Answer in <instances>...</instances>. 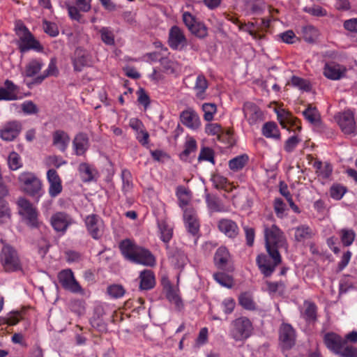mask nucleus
<instances>
[{
	"label": "nucleus",
	"instance_id": "nucleus-51",
	"mask_svg": "<svg viewBox=\"0 0 357 357\" xmlns=\"http://www.w3.org/2000/svg\"><path fill=\"white\" fill-rule=\"evenodd\" d=\"M204 112V119L206 121H211L214 119V114L217 112V106L214 103H204L202 107Z\"/></svg>",
	"mask_w": 357,
	"mask_h": 357
},
{
	"label": "nucleus",
	"instance_id": "nucleus-63",
	"mask_svg": "<svg viewBox=\"0 0 357 357\" xmlns=\"http://www.w3.org/2000/svg\"><path fill=\"white\" fill-rule=\"evenodd\" d=\"M43 29L45 32L52 37H56L59 35V29L57 25L47 20L43 22Z\"/></svg>",
	"mask_w": 357,
	"mask_h": 357
},
{
	"label": "nucleus",
	"instance_id": "nucleus-28",
	"mask_svg": "<svg viewBox=\"0 0 357 357\" xmlns=\"http://www.w3.org/2000/svg\"><path fill=\"white\" fill-rule=\"evenodd\" d=\"M59 73V71L56 66V61L55 59H52L48 64L47 68L40 75L36 76L32 83L34 84H40L47 77L51 76L57 77Z\"/></svg>",
	"mask_w": 357,
	"mask_h": 357
},
{
	"label": "nucleus",
	"instance_id": "nucleus-7",
	"mask_svg": "<svg viewBox=\"0 0 357 357\" xmlns=\"http://www.w3.org/2000/svg\"><path fill=\"white\" fill-rule=\"evenodd\" d=\"M16 33L20 38L19 48L22 52H27L29 50H42L43 47L40 43L34 38L29 30L24 24L17 25Z\"/></svg>",
	"mask_w": 357,
	"mask_h": 357
},
{
	"label": "nucleus",
	"instance_id": "nucleus-45",
	"mask_svg": "<svg viewBox=\"0 0 357 357\" xmlns=\"http://www.w3.org/2000/svg\"><path fill=\"white\" fill-rule=\"evenodd\" d=\"M73 64L74 70L78 72H80L87 65V58L82 50H76Z\"/></svg>",
	"mask_w": 357,
	"mask_h": 357
},
{
	"label": "nucleus",
	"instance_id": "nucleus-8",
	"mask_svg": "<svg viewBox=\"0 0 357 357\" xmlns=\"http://www.w3.org/2000/svg\"><path fill=\"white\" fill-rule=\"evenodd\" d=\"M167 43L169 47L173 50L182 51L188 46V39L183 30L176 25L170 28Z\"/></svg>",
	"mask_w": 357,
	"mask_h": 357
},
{
	"label": "nucleus",
	"instance_id": "nucleus-19",
	"mask_svg": "<svg viewBox=\"0 0 357 357\" xmlns=\"http://www.w3.org/2000/svg\"><path fill=\"white\" fill-rule=\"evenodd\" d=\"M73 223L71 217L64 212H57L51 218V225L55 231L64 234Z\"/></svg>",
	"mask_w": 357,
	"mask_h": 357
},
{
	"label": "nucleus",
	"instance_id": "nucleus-22",
	"mask_svg": "<svg viewBox=\"0 0 357 357\" xmlns=\"http://www.w3.org/2000/svg\"><path fill=\"white\" fill-rule=\"evenodd\" d=\"M280 340L283 348L291 349L295 344V331L288 324H283L280 329Z\"/></svg>",
	"mask_w": 357,
	"mask_h": 357
},
{
	"label": "nucleus",
	"instance_id": "nucleus-2",
	"mask_svg": "<svg viewBox=\"0 0 357 357\" xmlns=\"http://www.w3.org/2000/svg\"><path fill=\"white\" fill-rule=\"evenodd\" d=\"M264 238L266 251L271 258L280 261L279 250L287 248V240L283 231L275 225L265 226Z\"/></svg>",
	"mask_w": 357,
	"mask_h": 357
},
{
	"label": "nucleus",
	"instance_id": "nucleus-32",
	"mask_svg": "<svg viewBox=\"0 0 357 357\" xmlns=\"http://www.w3.org/2000/svg\"><path fill=\"white\" fill-rule=\"evenodd\" d=\"M245 117L250 125L255 124L261 117V111L254 104L246 105L243 109Z\"/></svg>",
	"mask_w": 357,
	"mask_h": 357
},
{
	"label": "nucleus",
	"instance_id": "nucleus-38",
	"mask_svg": "<svg viewBox=\"0 0 357 357\" xmlns=\"http://www.w3.org/2000/svg\"><path fill=\"white\" fill-rule=\"evenodd\" d=\"M249 158L246 154L238 155L229 161V167L234 172L242 169L248 163Z\"/></svg>",
	"mask_w": 357,
	"mask_h": 357
},
{
	"label": "nucleus",
	"instance_id": "nucleus-10",
	"mask_svg": "<svg viewBox=\"0 0 357 357\" xmlns=\"http://www.w3.org/2000/svg\"><path fill=\"white\" fill-rule=\"evenodd\" d=\"M92 0H75V5L66 3L70 18L78 22H81L82 15L80 12L88 13L91 9Z\"/></svg>",
	"mask_w": 357,
	"mask_h": 357
},
{
	"label": "nucleus",
	"instance_id": "nucleus-9",
	"mask_svg": "<svg viewBox=\"0 0 357 357\" xmlns=\"http://www.w3.org/2000/svg\"><path fill=\"white\" fill-rule=\"evenodd\" d=\"M58 280L63 289L70 292L78 294L82 293L83 289L78 282L75 280L73 271L68 268L62 270L58 274Z\"/></svg>",
	"mask_w": 357,
	"mask_h": 357
},
{
	"label": "nucleus",
	"instance_id": "nucleus-57",
	"mask_svg": "<svg viewBox=\"0 0 357 357\" xmlns=\"http://www.w3.org/2000/svg\"><path fill=\"white\" fill-rule=\"evenodd\" d=\"M303 115L310 123H315L319 119V113L316 107L309 105L303 112Z\"/></svg>",
	"mask_w": 357,
	"mask_h": 357
},
{
	"label": "nucleus",
	"instance_id": "nucleus-16",
	"mask_svg": "<svg viewBox=\"0 0 357 357\" xmlns=\"http://www.w3.org/2000/svg\"><path fill=\"white\" fill-rule=\"evenodd\" d=\"M180 119L183 125L192 130H198L202 125L199 114L192 108L183 110L180 114Z\"/></svg>",
	"mask_w": 357,
	"mask_h": 357
},
{
	"label": "nucleus",
	"instance_id": "nucleus-48",
	"mask_svg": "<svg viewBox=\"0 0 357 357\" xmlns=\"http://www.w3.org/2000/svg\"><path fill=\"white\" fill-rule=\"evenodd\" d=\"M190 31L192 34L199 38H204L208 35L207 27L199 20L193 24Z\"/></svg>",
	"mask_w": 357,
	"mask_h": 357
},
{
	"label": "nucleus",
	"instance_id": "nucleus-6",
	"mask_svg": "<svg viewBox=\"0 0 357 357\" xmlns=\"http://www.w3.org/2000/svg\"><path fill=\"white\" fill-rule=\"evenodd\" d=\"M18 180L28 195L38 199L43 195L42 182L33 173L22 172L19 175Z\"/></svg>",
	"mask_w": 357,
	"mask_h": 357
},
{
	"label": "nucleus",
	"instance_id": "nucleus-35",
	"mask_svg": "<svg viewBox=\"0 0 357 357\" xmlns=\"http://www.w3.org/2000/svg\"><path fill=\"white\" fill-rule=\"evenodd\" d=\"M262 134L266 138L274 139H280V132L277 124L273 121H268L264 124L261 129Z\"/></svg>",
	"mask_w": 357,
	"mask_h": 357
},
{
	"label": "nucleus",
	"instance_id": "nucleus-39",
	"mask_svg": "<svg viewBox=\"0 0 357 357\" xmlns=\"http://www.w3.org/2000/svg\"><path fill=\"white\" fill-rule=\"evenodd\" d=\"M238 303L245 310L253 311L257 309V305L248 292H243L239 295Z\"/></svg>",
	"mask_w": 357,
	"mask_h": 357
},
{
	"label": "nucleus",
	"instance_id": "nucleus-4",
	"mask_svg": "<svg viewBox=\"0 0 357 357\" xmlns=\"http://www.w3.org/2000/svg\"><path fill=\"white\" fill-rule=\"evenodd\" d=\"M252 324L246 317L233 320L229 326V336L236 342H243L252 334Z\"/></svg>",
	"mask_w": 357,
	"mask_h": 357
},
{
	"label": "nucleus",
	"instance_id": "nucleus-24",
	"mask_svg": "<svg viewBox=\"0 0 357 357\" xmlns=\"http://www.w3.org/2000/svg\"><path fill=\"white\" fill-rule=\"evenodd\" d=\"M70 141V136L64 130H56L52 133V144L61 152L67 150Z\"/></svg>",
	"mask_w": 357,
	"mask_h": 357
},
{
	"label": "nucleus",
	"instance_id": "nucleus-49",
	"mask_svg": "<svg viewBox=\"0 0 357 357\" xmlns=\"http://www.w3.org/2000/svg\"><path fill=\"white\" fill-rule=\"evenodd\" d=\"M121 179L122 191L126 194L132 188V175L129 170L125 169L121 171Z\"/></svg>",
	"mask_w": 357,
	"mask_h": 357
},
{
	"label": "nucleus",
	"instance_id": "nucleus-26",
	"mask_svg": "<svg viewBox=\"0 0 357 357\" xmlns=\"http://www.w3.org/2000/svg\"><path fill=\"white\" fill-rule=\"evenodd\" d=\"M73 146L77 155H83L89 146V137L84 132H79L75 135L73 141Z\"/></svg>",
	"mask_w": 357,
	"mask_h": 357
},
{
	"label": "nucleus",
	"instance_id": "nucleus-11",
	"mask_svg": "<svg viewBox=\"0 0 357 357\" xmlns=\"http://www.w3.org/2000/svg\"><path fill=\"white\" fill-rule=\"evenodd\" d=\"M337 123L344 134L354 135L357 134V126L354 113L351 111L347 110L340 114L337 117Z\"/></svg>",
	"mask_w": 357,
	"mask_h": 357
},
{
	"label": "nucleus",
	"instance_id": "nucleus-12",
	"mask_svg": "<svg viewBox=\"0 0 357 357\" xmlns=\"http://www.w3.org/2000/svg\"><path fill=\"white\" fill-rule=\"evenodd\" d=\"M205 132L208 135L215 136L216 139L222 143H229V139L232 135L231 130H225L218 123H208L205 126Z\"/></svg>",
	"mask_w": 357,
	"mask_h": 357
},
{
	"label": "nucleus",
	"instance_id": "nucleus-27",
	"mask_svg": "<svg viewBox=\"0 0 357 357\" xmlns=\"http://www.w3.org/2000/svg\"><path fill=\"white\" fill-rule=\"evenodd\" d=\"M314 236V230L307 225H301L294 228V238L298 243H305Z\"/></svg>",
	"mask_w": 357,
	"mask_h": 357
},
{
	"label": "nucleus",
	"instance_id": "nucleus-14",
	"mask_svg": "<svg viewBox=\"0 0 357 357\" xmlns=\"http://www.w3.org/2000/svg\"><path fill=\"white\" fill-rule=\"evenodd\" d=\"M86 229L91 236L96 240L100 239L103 234V222L102 220L95 214L88 215L85 219Z\"/></svg>",
	"mask_w": 357,
	"mask_h": 357
},
{
	"label": "nucleus",
	"instance_id": "nucleus-37",
	"mask_svg": "<svg viewBox=\"0 0 357 357\" xmlns=\"http://www.w3.org/2000/svg\"><path fill=\"white\" fill-rule=\"evenodd\" d=\"M98 33L100 34V39L105 45L109 46H113L115 45V36L114 31L111 27L102 26L98 29Z\"/></svg>",
	"mask_w": 357,
	"mask_h": 357
},
{
	"label": "nucleus",
	"instance_id": "nucleus-43",
	"mask_svg": "<svg viewBox=\"0 0 357 357\" xmlns=\"http://www.w3.org/2000/svg\"><path fill=\"white\" fill-rule=\"evenodd\" d=\"M341 242L344 246L351 245L355 240L356 232L352 229H342L339 231Z\"/></svg>",
	"mask_w": 357,
	"mask_h": 357
},
{
	"label": "nucleus",
	"instance_id": "nucleus-15",
	"mask_svg": "<svg viewBox=\"0 0 357 357\" xmlns=\"http://www.w3.org/2000/svg\"><path fill=\"white\" fill-rule=\"evenodd\" d=\"M185 228L189 234L195 236L199 231V222L196 211L192 208H186L183 213Z\"/></svg>",
	"mask_w": 357,
	"mask_h": 357
},
{
	"label": "nucleus",
	"instance_id": "nucleus-56",
	"mask_svg": "<svg viewBox=\"0 0 357 357\" xmlns=\"http://www.w3.org/2000/svg\"><path fill=\"white\" fill-rule=\"evenodd\" d=\"M213 279L222 287H231L233 284V281L231 277L228 275L218 272L213 275Z\"/></svg>",
	"mask_w": 357,
	"mask_h": 357
},
{
	"label": "nucleus",
	"instance_id": "nucleus-36",
	"mask_svg": "<svg viewBox=\"0 0 357 357\" xmlns=\"http://www.w3.org/2000/svg\"><path fill=\"white\" fill-rule=\"evenodd\" d=\"M208 87V84L206 78L202 74L199 75L195 81V86L193 87L196 92V96L199 99H204V94L206 89Z\"/></svg>",
	"mask_w": 357,
	"mask_h": 357
},
{
	"label": "nucleus",
	"instance_id": "nucleus-33",
	"mask_svg": "<svg viewBox=\"0 0 357 357\" xmlns=\"http://www.w3.org/2000/svg\"><path fill=\"white\" fill-rule=\"evenodd\" d=\"M313 167L316 169V173L318 176L323 179L328 178L333 172V166L328 162H322L321 161H315Z\"/></svg>",
	"mask_w": 357,
	"mask_h": 357
},
{
	"label": "nucleus",
	"instance_id": "nucleus-13",
	"mask_svg": "<svg viewBox=\"0 0 357 357\" xmlns=\"http://www.w3.org/2000/svg\"><path fill=\"white\" fill-rule=\"evenodd\" d=\"M326 348L335 354L340 355L345 346V341L338 334L333 332L326 333L323 338Z\"/></svg>",
	"mask_w": 357,
	"mask_h": 357
},
{
	"label": "nucleus",
	"instance_id": "nucleus-40",
	"mask_svg": "<svg viewBox=\"0 0 357 357\" xmlns=\"http://www.w3.org/2000/svg\"><path fill=\"white\" fill-rule=\"evenodd\" d=\"M11 218V210L8 202L0 197V225L7 223Z\"/></svg>",
	"mask_w": 357,
	"mask_h": 357
},
{
	"label": "nucleus",
	"instance_id": "nucleus-3",
	"mask_svg": "<svg viewBox=\"0 0 357 357\" xmlns=\"http://www.w3.org/2000/svg\"><path fill=\"white\" fill-rule=\"evenodd\" d=\"M0 262L5 272L22 271V266L17 250L10 245L4 243L0 252Z\"/></svg>",
	"mask_w": 357,
	"mask_h": 357
},
{
	"label": "nucleus",
	"instance_id": "nucleus-41",
	"mask_svg": "<svg viewBox=\"0 0 357 357\" xmlns=\"http://www.w3.org/2000/svg\"><path fill=\"white\" fill-rule=\"evenodd\" d=\"M197 149V144L193 137H189L185 144L184 150L180 153V158L182 160H187L192 153H195Z\"/></svg>",
	"mask_w": 357,
	"mask_h": 357
},
{
	"label": "nucleus",
	"instance_id": "nucleus-31",
	"mask_svg": "<svg viewBox=\"0 0 357 357\" xmlns=\"http://www.w3.org/2000/svg\"><path fill=\"white\" fill-rule=\"evenodd\" d=\"M78 171L82 181L85 183L94 180L98 174L96 169L93 165L86 162H82L79 165Z\"/></svg>",
	"mask_w": 357,
	"mask_h": 357
},
{
	"label": "nucleus",
	"instance_id": "nucleus-34",
	"mask_svg": "<svg viewBox=\"0 0 357 357\" xmlns=\"http://www.w3.org/2000/svg\"><path fill=\"white\" fill-rule=\"evenodd\" d=\"M158 227L160 231V238L165 243H169L173 236V228L166 220L158 222Z\"/></svg>",
	"mask_w": 357,
	"mask_h": 357
},
{
	"label": "nucleus",
	"instance_id": "nucleus-21",
	"mask_svg": "<svg viewBox=\"0 0 357 357\" xmlns=\"http://www.w3.org/2000/svg\"><path fill=\"white\" fill-rule=\"evenodd\" d=\"M273 261L268 259V257L264 254L259 255L257 257L256 261L261 271V272L266 276L268 277L274 272L275 267L278 266L282 261V257H280V261L278 262L274 258H271Z\"/></svg>",
	"mask_w": 357,
	"mask_h": 357
},
{
	"label": "nucleus",
	"instance_id": "nucleus-29",
	"mask_svg": "<svg viewBox=\"0 0 357 357\" xmlns=\"http://www.w3.org/2000/svg\"><path fill=\"white\" fill-rule=\"evenodd\" d=\"M139 289L141 290H150L155 287V278L153 272L151 270H144L139 274Z\"/></svg>",
	"mask_w": 357,
	"mask_h": 357
},
{
	"label": "nucleus",
	"instance_id": "nucleus-30",
	"mask_svg": "<svg viewBox=\"0 0 357 357\" xmlns=\"http://www.w3.org/2000/svg\"><path fill=\"white\" fill-rule=\"evenodd\" d=\"M44 66L43 60L40 58L30 60L25 66L22 75L26 77H33Z\"/></svg>",
	"mask_w": 357,
	"mask_h": 357
},
{
	"label": "nucleus",
	"instance_id": "nucleus-20",
	"mask_svg": "<svg viewBox=\"0 0 357 357\" xmlns=\"http://www.w3.org/2000/svg\"><path fill=\"white\" fill-rule=\"evenodd\" d=\"M47 179L49 183L48 192L51 197H57L62 192V181L57 172L50 169L47 172Z\"/></svg>",
	"mask_w": 357,
	"mask_h": 357
},
{
	"label": "nucleus",
	"instance_id": "nucleus-55",
	"mask_svg": "<svg viewBox=\"0 0 357 357\" xmlns=\"http://www.w3.org/2000/svg\"><path fill=\"white\" fill-rule=\"evenodd\" d=\"M107 293L113 298H119L124 296L126 290L121 284H111L107 288Z\"/></svg>",
	"mask_w": 357,
	"mask_h": 357
},
{
	"label": "nucleus",
	"instance_id": "nucleus-1",
	"mask_svg": "<svg viewBox=\"0 0 357 357\" xmlns=\"http://www.w3.org/2000/svg\"><path fill=\"white\" fill-rule=\"evenodd\" d=\"M119 249L123 257L132 263L151 267L155 264V258L151 252L138 245L132 240L126 238L121 241Z\"/></svg>",
	"mask_w": 357,
	"mask_h": 357
},
{
	"label": "nucleus",
	"instance_id": "nucleus-61",
	"mask_svg": "<svg viewBox=\"0 0 357 357\" xmlns=\"http://www.w3.org/2000/svg\"><path fill=\"white\" fill-rule=\"evenodd\" d=\"M160 65L164 71L167 74H173L176 71V63L167 57H162L160 59Z\"/></svg>",
	"mask_w": 357,
	"mask_h": 357
},
{
	"label": "nucleus",
	"instance_id": "nucleus-64",
	"mask_svg": "<svg viewBox=\"0 0 357 357\" xmlns=\"http://www.w3.org/2000/svg\"><path fill=\"white\" fill-rule=\"evenodd\" d=\"M22 110L26 114H36L38 112L37 105L31 100H26L22 104Z\"/></svg>",
	"mask_w": 357,
	"mask_h": 357
},
{
	"label": "nucleus",
	"instance_id": "nucleus-5",
	"mask_svg": "<svg viewBox=\"0 0 357 357\" xmlns=\"http://www.w3.org/2000/svg\"><path fill=\"white\" fill-rule=\"evenodd\" d=\"M18 213L31 228H38L40 222L38 220V212L36 207L26 198L20 197L17 202Z\"/></svg>",
	"mask_w": 357,
	"mask_h": 357
},
{
	"label": "nucleus",
	"instance_id": "nucleus-59",
	"mask_svg": "<svg viewBox=\"0 0 357 357\" xmlns=\"http://www.w3.org/2000/svg\"><path fill=\"white\" fill-rule=\"evenodd\" d=\"M268 291L270 294H282L285 289V285L282 281L280 282H266Z\"/></svg>",
	"mask_w": 357,
	"mask_h": 357
},
{
	"label": "nucleus",
	"instance_id": "nucleus-58",
	"mask_svg": "<svg viewBox=\"0 0 357 357\" xmlns=\"http://www.w3.org/2000/svg\"><path fill=\"white\" fill-rule=\"evenodd\" d=\"M346 192V188L340 184L333 185L330 189L331 197L336 200L341 199Z\"/></svg>",
	"mask_w": 357,
	"mask_h": 357
},
{
	"label": "nucleus",
	"instance_id": "nucleus-25",
	"mask_svg": "<svg viewBox=\"0 0 357 357\" xmlns=\"http://www.w3.org/2000/svg\"><path fill=\"white\" fill-rule=\"evenodd\" d=\"M230 261V254L226 247L221 246L217 249L214 255L215 266L221 270L227 271V266Z\"/></svg>",
	"mask_w": 357,
	"mask_h": 357
},
{
	"label": "nucleus",
	"instance_id": "nucleus-46",
	"mask_svg": "<svg viewBox=\"0 0 357 357\" xmlns=\"http://www.w3.org/2000/svg\"><path fill=\"white\" fill-rule=\"evenodd\" d=\"M198 161H207L215 165V160L214 151L211 148L207 146L202 147L198 156Z\"/></svg>",
	"mask_w": 357,
	"mask_h": 357
},
{
	"label": "nucleus",
	"instance_id": "nucleus-60",
	"mask_svg": "<svg viewBox=\"0 0 357 357\" xmlns=\"http://www.w3.org/2000/svg\"><path fill=\"white\" fill-rule=\"evenodd\" d=\"M301 142V139L298 137L296 135H293L289 137L284 145V149L287 153L293 152L298 144Z\"/></svg>",
	"mask_w": 357,
	"mask_h": 357
},
{
	"label": "nucleus",
	"instance_id": "nucleus-52",
	"mask_svg": "<svg viewBox=\"0 0 357 357\" xmlns=\"http://www.w3.org/2000/svg\"><path fill=\"white\" fill-rule=\"evenodd\" d=\"M305 310L304 312V317L307 321H315L317 320V305L312 302L305 303Z\"/></svg>",
	"mask_w": 357,
	"mask_h": 357
},
{
	"label": "nucleus",
	"instance_id": "nucleus-17",
	"mask_svg": "<svg viewBox=\"0 0 357 357\" xmlns=\"http://www.w3.org/2000/svg\"><path fill=\"white\" fill-rule=\"evenodd\" d=\"M21 130L22 124L20 121H8L0 130V137L4 141L11 142L20 135Z\"/></svg>",
	"mask_w": 357,
	"mask_h": 357
},
{
	"label": "nucleus",
	"instance_id": "nucleus-53",
	"mask_svg": "<svg viewBox=\"0 0 357 357\" xmlns=\"http://www.w3.org/2000/svg\"><path fill=\"white\" fill-rule=\"evenodd\" d=\"M291 84L294 87L305 91H310L311 90L310 84L307 80L295 75L291 77Z\"/></svg>",
	"mask_w": 357,
	"mask_h": 357
},
{
	"label": "nucleus",
	"instance_id": "nucleus-44",
	"mask_svg": "<svg viewBox=\"0 0 357 357\" xmlns=\"http://www.w3.org/2000/svg\"><path fill=\"white\" fill-rule=\"evenodd\" d=\"M302 34L305 41L307 43H314L318 35V30L312 25H307L302 28Z\"/></svg>",
	"mask_w": 357,
	"mask_h": 357
},
{
	"label": "nucleus",
	"instance_id": "nucleus-23",
	"mask_svg": "<svg viewBox=\"0 0 357 357\" xmlns=\"http://www.w3.org/2000/svg\"><path fill=\"white\" fill-rule=\"evenodd\" d=\"M218 227L222 233L231 238H236L239 233V228L237 224L230 219H220L218 222Z\"/></svg>",
	"mask_w": 357,
	"mask_h": 357
},
{
	"label": "nucleus",
	"instance_id": "nucleus-18",
	"mask_svg": "<svg viewBox=\"0 0 357 357\" xmlns=\"http://www.w3.org/2000/svg\"><path fill=\"white\" fill-rule=\"evenodd\" d=\"M347 72L346 68L333 61L326 62L323 69L324 75L331 80H339L344 77Z\"/></svg>",
	"mask_w": 357,
	"mask_h": 357
},
{
	"label": "nucleus",
	"instance_id": "nucleus-47",
	"mask_svg": "<svg viewBox=\"0 0 357 357\" xmlns=\"http://www.w3.org/2000/svg\"><path fill=\"white\" fill-rule=\"evenodd\" d=\"M188 194V190L184 186L179 185L176 188V195L178 199L179 206L181 208L188 204L190 200Z\"/></svg>",
	"mask_w": 357,
	"mask_h": 357
},
{
	"label": "nucleus",
	"instance_id": "nucleus-42",
	"mask_svg": "<svg viewBox=\"0 0 357 357\" xmlns=\"http://www.w3.org/2000/svg\"><path fill=\"white\" fill-rule=\"evenodd\" d=\"M206 203L208 209L212 212L223 211V206L220 199L215 195H206Z\"/></svg>",
	"mask_w": 357,
	"mask_h": 357
},
{
	"label": "nucleus",
	"instance_id": "nucleus-62",
	"mask_svg": "<svg viewBox=\"0 0 357 357\" xmlns=\"http://www.w3.org/2000/svg\"><path fill=\"white\" fill-rule=\"evenodd\" d=\"M351 257L352 253L351 251L347 250L344 252L341 257L340 261L337 264L336 272L340 273L349 264Z\"/></svg>",
	"mask_w": 357,
	"mask_h": 357
},
{
	"label": "nucleus",
	"instance_id": "nucleus-54",
	"mask_svg": "<svg viewBox=\"0 0 357 357\" xmlns=\"http://www.w3.org/2000/svg\"><path fill=\"white\" fill-rule=\"evenodd\" d=\"M166 297L168 301L174 303L177 308H180L183 305L182 301L178 294V290L174 287H169L166 292Z\"/></svg>",
	"mask_w": 357,
	"mask_h": 357
},
{
	"label": "nucleus",
	"instance_id": "nucleus-50",
	"mask_svg": "<svg viewBox=\"0 0 357 357\" xmlns=\"http://www.w3.org/2000/svg\"><path fill=\"white\" fill-rule=\"evenodd\" d=\"M8 165L10 169L15 171L22 167V161L20 155L15 152H11L8 158Z\"/></svg>",
	"mask_w": 357,
	"mask_h": 357
}]
</instances>
